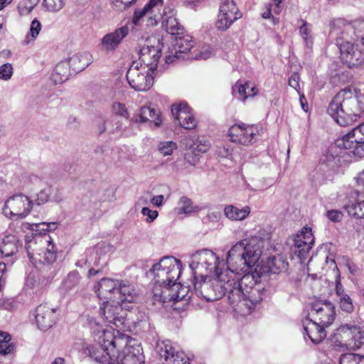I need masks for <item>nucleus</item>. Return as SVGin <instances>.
Here are the masks:
<instances>
[{
	"label": "nucleus",
	"mask_w": 364,
	"mask_h": 364,
	"mask_svg": "<svg viewBox=\"0 0 364 364\" xmlns=\"http://www.w3.org/2000/svg\"><path fill=\"white\" fill-rule=\"evenodd\" d=\"M262 243L257 237L246 238L236 242L226 256L225 272L235 274L234 282H238L247 300L256 305L262 299L263 292L257 286L259 277L252 272L262 255Z\"/></svg>",
	"instance_id": "f257e3e1"
},
{
	"label": "nucleus",
	"mask_w": 364,
	"mask_h": 364,
	"mask_svg": "<svg viewBox=\"0 0 364 364\" xmlns=\"http://www.w3.org/2000/svg\"><path fill=\"white\" fill-rule=\"evenodd\" d=\"M95 288L98 297L105 300L100 306V315L117 328L130 331V323L122 306L136 299L138 291L135 286L127 280L103 278Z\"/></svg>",
	"instance_id": "f03ea898"
},
{
	"label": "nucleus",
	"mask_w": 364,
	"mask_h": 364,
	"mask_svg": "<svg viewBox=\"0 0 364 364\" xmlns=\"http://www.w3.org/2000/svg\"><path fill=\"white\" fill-rule=\"evenodd\" d=\"M114 330L112 326L104 327L99 323H91V333L95 345H89L84 348V353L96 362L109 364L118 360L121 349L127 346L129 336Z\"/></svg>",
	"instance_id": "7ed1b4c3"
},
{
	"label": "nucleus",
	"mask_w": 364,
	"mask_h": 364,
	"mask_svg": "<svg viewBox=\"0 0 364 364\" xmlns=\"http://www.w3.org/2000/svg\"><path fill=\"white\" fill-rule=\"evenodd\" d=\"M234 277L235 274L232 272H222L208 281L205 279L200 282H195L196 294L208 301L218 300L228 294L230 304H242L250 309L253 305L247 300L246 291H243L238 282H234Z\"/></svg>",
	"instance_id": "20e7f679"
},
{
	"label": "nucleus",
	"mask_w": 364,
	"mask_h": 364,
	"mask_svg": "<svg viewBox=\"0 0 364 364\" xmlns=\"http://www.w3.org/2000/svg\"><path fill=\"white\" fill-rule=\"evenodd\" d=\"M329 35L336 41L341 58L349 68L364 63V49L356 41L355 31L350 22L343 18L333 20L330 24Z\"/></svg>",
	"instance_id": "39448f33"
},
{
	"label": "nucleus",
	"mask_w": 364,
	"mask_h": 364,
	"mask_svg": "<svg viewBox=\"0 0 364 364\" xmlns=\"http://www.w3.org/2000/svg\"><path fill=\"white\" fill-rule=\"evenodd\" d=\"M23 228L31 229L34 236L26 243L28 256L34 264L50 265L56 260V250L48 232L55 230L58 224L53 223H23Z\"/></svg>",
	"instance_id": "423d86ee"
},
{
	"label": "nucleus",
	"mask_w": 364,
	"mask_h": 364,
	"mask_svg": "<svg viewBox=\"0 0 364 364\" xmlns=\"http://www.w3.org/2000/svg\"><path fill=\"white\" fill-rule=\"evenodd\" d=\"M190 268L193 270L195 278L200 275L202 278L215 273L225 272L223 268L225 267L223 260H220L217 255L210 250L203 249L198 250L191 256Z\"/></svg>",
	"instance_id": "0eeeda50"
},
{
	"label": "nucleus",
	"mask_w": 364,
	"mask_h": 364,
	"mask_svg": "<svg viewBox=\"0 0 364 364\" xmlns=\"http://www.w3.org/2000/svg\"><path fill=\"white\" fill-rule=\"evenodd\" d=\"M331 341L341 350H356L364 344V331L354 324H342L331 336Z\"/></svg>",
	"instance_id": "6e6552de"
},
{
	"label": "nucleus",
	"mask_w": 364,
	"mask_h": 364,
	"mask_svg": "<svg viewBox=\"0 0 364 364\" xmlns=\"http://www.w3.org/2000/svg\"><path fill=\"white\" fill-rule=\"evenodd\" d=\"M182 263L173 257L162 258L152 267L154 281L169 287L178 288L180 282H176L180 277Z\"/></svg>",
	"instance_id": "1a4fd4ad"
},
{
	"label": "nucleus",
	"mask_w": 364,
	"mask_h": 364,
	"mask_svg": "<svg viewBox=\"0 0 364 364\" xmlns=\"http://www.w3.org/2000/svg\"><path fill=\"white\" fill-rule=\"evenodd\" d=\"M154 70L141 62L134 61L127 73V79L130 87L135 91L144 92L151 88L154 83Z\"/></svg>",
	"instance_id": "9d476101"
},
{
	"label": "nucleus",
	"mask_w": 364,
	"mask_h": 364,
	"mask_svg": "<svg viewBox=\"0 0 364 364\" xmlns=\"http://www.w3.org/2000/svg\"><path fill=\"white\" fill-rule=\"evenodd\" d=\"M261 131L257 125L241 122L232 125L227 135L231 142L249 146L257 141Z\"/></svg>",
	"instance_id": "9b49d317"
},
{
	"label": "nucleus",
	"mask_w": 364,
	"mask_h": 364,
	"mask_svg": "<svg viewBox=\"0 0 364 364\" xmlns=\"http://www.w3.org/2000/svg\"><path fill=\"white\" fill-rule=\"evenodd\" d=\"M33 203L29 197L18 193L9 197L4 203V214L11 220H22L31 212Z\"/></svg>",
	"instance_id": "f8f14e48"
},
{
	"label": "nucleus",
	"mask_w": 364,
	"mask_h": 364,
	"mask_svg": "<svg viewBox=\"0 0 364 364\" xmlns=\"http://www.w3.org/2000/svg\"><path fill=\"white\" fill-rule=\"evenodd\" d=\"M340 149L348 150L358 157H364V122L336 141Z\"/></svg>",
	"instance_id": "ddd939ff"
},
{
	"label": "nucleus",
	"mask_w": 364,
	"mask_h": 364,
	"mask_svg": "<svg viewBox=\"0 0 364 364\" xmlns=\"http://www.w3.org/2000/svg\"><path fill=\"white\" fill-rule=\"evenodd\" d=\"M162 47L163 44L160 38L153 36L146 39L139 50V62L143 65H147L149 68L155 70L161 56Z\"/></svg>",
	"instance_id": "4468645a"
},
{
	"label": "nucleus",
	"mask_w": 364,
	"mask_h": 364,
	"mask_svg": "<svg viewBox=\"0 0 364 364\" xmlns=\"http://www.w3.org/2000/svg\"><path fill=\"white\" fill-rule=\"evenodd\" d=\"M308 311L310 319L316 321L324 326H329L335 319V306L327 300L316 301L311 304Z\"/></svg>",
	"instance_id": "2eb2a0df"
},
{
	"label": "nucleus",
	"mask_w": 364,
	"mask_h": 364,
	"mask_svg": "<svg viewBox=\"0 0 364 364\" xmlns=\"http://www.w3.org/2000/svg\"><path fill=\"white\" fill-rule=\"evenodd\" d=\"M156 350L163 364H189L185 353L173 346L170 341L157 342Z\"/></svg>",
	"instance_id": "dca6fc26"
},
{
	"label": "nucleus",
	"mask_w": 364,
	"mask_h": 364,
	"mask_svg": "<svg viewBox=\"0 0 364 364\" xmlns=\"http://www.w3.org/2000/svg\"><path fill=\"white\" fill-rule=\"evenodd\" d=\"M356 183L360 190L350 192L344 207L350 215L362 218H364V171L357 176Z\"/></svg>",
	"instance_id": "f3484780"
},
{
	"label": "nucleus",
	"mask_w": 364,
	"mask_h": 364,
	"mask_svg": "<svg viewBox=\"0 0 364 364\" xmlns=\"http://www.w3.org/2000/svg\"><path fill=\"white\" fill-rule=\"evenodd\" d=\"M129 25L127 23L105 34L100 39L99 46L101 50L105 53H114L118 49L123 40L129 35Z\"/></svg>",
	"instance_id": "a211bd4d"
},
{
	"label": "nucleus",
	"mask_w": 364,
	"mask_h": 364,
	"mask_svg": "<svg viewBox=\"0 0 364 364\" xmlns=\"http://www.w3.org/2000/svg\"><path fill=\"white\" fill-rule=\"evenodd\" d=\"M162 7V3H154V0L149 1L142 9H137L134 11L132 22L135 26L140 24V21L144 17H146V26H155L158 24L160 18V11Z\"/></svg>",
	"instance_id": "6ab92c4d"
},
{
	"label": "nucleus",
	"mask_w": 364,
	"mask_h": 364,
	"mask_svg": "<svg viewBox=\"0 0 364 364\" xmlns=\"http://www.w3.org/2000/svg\"><path fill=\"white\" fill-rule=\"evenodd\" d=\"M240 17L241 14L233 0H221L216 27L219 30H226Z\"/></svg>",
	"instance_id": "aec40b11"
},
{
	"label": "nucleus",
	"mask_w": 364,
	"mask_h": 364,
	"mask_svg": "<svg viewBox=\"0 0 364 364\" xmlns=\"http://www.w3.org/2000/svg\"><path fill=\"white\" fill-rule=\"evenodd\" d=\"M314 244L311 229L303 228L294 237V254L302 262Z\"/></svg>",
	"instance_id": "412c9836"
},
{
	"label": "nucleus",
	"mask_w": 364,
	"mask_h": 364,
	"mask_svg": "<svg viewBox=\"0 0 364 364\" xmlns=\"http://www.w3.org/2000/svg\"><path fill=\"white\" fill-rule=\"evenodd\" d=\"M171 112L182 128L193 129L197 127L198 121L186 102L173 104Z\"/></svg>",
	"instance_id": "4be33fe9"
},
{
	"label": "nucleus",
	"mask_w": 364,
	"mask_h": 364,
	"mask_svg": "<svg viewBox=\"0 0 364 364\" xmlns=\"http://www.w3.org/2000/svg\"><path fill=\"white\" fill-rule=\"evenodd\" d=\"M192 41L186 37L176 39L175 43L169 48L165 57V62L170 64L180 60H184L192 48Z\"/></svg>",
	"instance_id": "5701e85b"
},
{
	"label": "nucleus",
	"mask_w": 364,
	"mask_h": 364,
	"mask_svg": "<svg viewBox=\"0 0 364 364\" xmlns=\"http://www.w3.org/2000/svg\"><path fill=\"white\" fill-rule=\"evenodd\" d=\"M34 317L38 328L46 331L55 323V310L46 305H39L35 309Z\"/></svg>",
	"instance_id": "b1692460"
},
{
	"label": "nucleus",
	"mask_w": 364,
	"mask_h": 364,
	"mask_svg": "<svg viewBox=\"0 0 364 364\" xmlns=\"http://www.w3.org/2000/svg\"><path fill=\"white\" fill-rule=\"evenodd\" d=\"M344 95L342 92L338 93L331 102L328 113L332 118L342 127L348 126L352 122V119L343 109L342 102Z\"/></svg>",
	"instance_id": "393cba45"
},
{
	"label": "nucleus",
	"mask_w": 364,
	"mask_h": 364,
	"mask_svg": "<svg viewBox=\"0 0 364 364\" xmlns=\"http://www.w3.org/2000/svg\"><path fill=\"white\" fill-rule=\"evenodd\" d=\"M131 341L132 339L129 336L127 346L121 349L118 360H121L122 364H144L142 348L139 345H131Z\"/></svg>",
	"instance_id": "a878e982"
},
{
	"label": "nucleus",
	"mask_w": 364,
	"mask_h": 364,
	"mask_svg": "<svg viewBox=\"0 0 364 364\" xmlns=\"http://www.w3.org/2000/svg\"><path fill=\"white\" fill-rule=\"evenodd\" d=\"M21 247L22 243L16 235L6 234L0 237V257H13Z\"/></svg>",
	"instance_id": "bb28decb"
},
{
	"label": "nucleus",
	"mask_w": 364,
	"mask_h": 364,
	"mask_svg": "<svg viewBox=\"0 0 364 364\" xmlns=\"http://www.w3.org/2000/svg\"><path fill=\"white\" fill-rule=\"evenodd\" d=\"M114 247L106 242H100L93 247L87 248V254H94V264L96 266H105L107 264L108 257L114 253Z\"/></svg>",
	"instance_id": "cd10ccee"
},
{
	"label": "nucleus",
	"mask_w": 364,
	"mask_h": 364,
	"mask_svg": "<svg viewBox=\"0 0 364 364\" xmlns=\"http://www.w3.org/2000/svg\"><path fill=\"white\" fill-rule=\"evenodd\" d=\"M304 331L314 343H319L326 337L324 325L312 319H306L303 323Z\"/></svg>",
	"instance_id": "c85d7f7f"
},
{
	"label": "nucleus",
	"mask_w": 364,
	"mask_h": 364,
	"mask_svg": "<svg viewBox=\"0 0 364 364\" xmlns=\"http://www.w3.org/2000/svg\"><path fill=\"white\" fill-rule=\"evenodd\" d=\"M132 121L138 124L149 122L154 124V127H159L161 124L160 112L148 106L142 107L139 114L132 119Z\"/></svg>",
	"instance_id": "c756f323"
},
{
	"label": "nucleus",
	"mask_w": 364,
	"mask_h": 364,
	"mask_svg": "<svg viewBox=\"0 0 364 364\" xmlns=\"http://www.w3.org/2000/svg\"><path fill=\"white\" fill-rule=\"evenodd\" d=\"M223 213L225 216L231 221H242L248 218L251 208L248 205L240 208L233 205H227L224 208Z\"/></svg>",
	"instance_id": "7c9ffc66"
},
{
	"label": "nucleus",
	"mask_w": 364,
	"mask_h": 364,
	"mask_svg": "<svg viewBox=\"0 0 364 364\" xmlns=\"http://www.w3.org/2000/svg\"><path fill=\"white\" fill-rule=\"evenodd\" d=\"M233 95L242 100H245L250 97H255L258 93V89L251 82H245V83L237 82L232 87Z\"/></svg>",
	"instance_id": "2f4dec72"
},
{
	"label": "nucleus",
	"mask_w": 364,
	"mask_h": 364,
	"mask_svg": "<svg viewBox=\"0 0 364 364\" xmlns=\"http://www.w3.org/2000/svg\"><path fill=\"white\" fill-rule=\"evenodd\" d=\"M67 61L73 72L77 73L84 70L91 63L92 55L88 52L79 53L73 55Z\"/></svg>",
	"instance_id": "473e14b6"
},
{
	"label": "nucleus",
	"mask_w": 364,
	"mask_h": 364,
	"mask_svg": "<svg viewBox=\"0 0 364 364\" xmlns=\"http://www.w3.org/2000/svg\"><path fill=\"white\" fill-rule=\"evenodd\" d=\"M282 1L283 0H272L271 2L267 4L261 13L262 18L272 19V22L274 25L278 23L279 19L276 16L280 14L283 9Z\"/></svg>",
	"instance_id": "72a5a7b5"
},
{
	"label": "nucleus",
	"mask_w": 364,
	"mask_h": 364,
	"mask_svg": "<svg viewBox=\"0 0 364 364\" xmlns=\"http://www.w3.org/2000/svg\"><path fill=\"white\" fill-rule=\"evenodd\" d=\"M70 66L67 60L58 63L52 74V79L55 84H61L68 80L70 75Z\"/></svg>",
	"instance_id": "f704fd0d"
},
{
	"label": "nucleus",
	"mask_w": 364,
	"mask_h": 364,
	"mask_svg": "<svg viewBox=\"0 0 364 364\" xmlns=\"http://www.w3.org/2000/svg\"><path fill=\"white\" fill-rule=\"evenodd\" d=\"M171 287L154 281L153 287V297L155 301L162 303L170 301Z\"/></svg>",
	"instance_id": "c9c22d12"
},
{
	"label": "nucleus",
	"mask_w": 364,
	"mask_h": 364,
	"mask_svg": "<svg viewBox=\"0 0 364 364\" xmlns=\"http://www.w3.org/2000/svg\"><path fill=\"white\" fill-rule=\"evenodd\" d=\"M267 271L276 274L280 271L287 269L288 262L282 255H277L268 258L267 262Z\"/></svg>",
	"instance_id": "e433bc0d"
},
{
	"label": "nucleus",
	"mask_w": 364,
	"mask_h": 364,
	"mask_svg": "<svg viewBox=\"0 0 364 364\" xmlns=\"http://www.w3.org/2000/svg\"><path fill=\"white\" fill-rule=\"evenodd\" d=\"M178 214L189 215L193 213H197L200 210L198 206H195L190 198L186 196L180 198L176 208Z\"/></svg>",
	"instance_id": "4c0bfd02"
},
{
	"label": "nucleus",
	"mask_w": 364,
	"mask_h": 364,
	"mask_svg": "<svg viewBox=\"0 0 364 364\" xmlns=\"http://www.w3.org/2000/svg\"><path fill=\"white\" fill-rule=\"evenodd\" d=\"M301 26H299V34L307 48H311L313 45V26L304 20H300Z\"/></svg>",
	"instance_id": "58836bf2"
},
{
	"label": "nucleus",
	"mask_w": 364,
	"mask_h": 364,
	"mask_svg": "<svg viewBox=\"0 0 364 364\" xmlns=\"http://www.w3.org/2000/svg\"><path fill=\"white\" fill-rule=\"evenodd\" d=\"M80 281L79 272L76 270L70 272L62 282V289L68 292L77 287Z\"/></svg>",
	"instance_id": "ea45409f"
},
{
	"label": "nucleus",
	"mask_w": 364,
	"mask_h": 364,
	"mask_svg": "<svg viewBox=\"0 0 364 364\" xmlns=\"http://www.w3.org/2000/svg\"><path fill=\"white\" fill-rule=\"evenodd\" d=\"M14 346L11 343V336L5 332H0V355H6L13 353Z\"/></svg>",
	"instance_id": "a19ab883"
},
{
	"label": "nucleus",
	"mask_w": 364,
	"mask_h": 364,
	"mask_svg": "<svg viewBox=\"0 0 364 364\" xmlns=\"http://www.w3.org/2000/svg\"><path fill=\"white\" fill-rule=\"evenodd\" d=\"M162 24L167 32L171 35L179 34L183 31V28L178 23L176 17H169L162 21Z\"/></svg>",
	"instance_id": "79ce46f5"
},
{
	"label": "nucleus",
	"mask_w": 364,
	"mask_h": 364,
	"mask_svg": "<svg viewBox=\"0 0 364 364\" xmlns=\"http://www.w3.org/2000/svg\"><path fill=\"white\" fill-rule=\"evenodd\" d=\"M41 28L42 26L40 21L36 18L33 19L31 23L29 32L25 38V43L28 44L31 41H35L37 36H38L41 30Z\"/></svg>",
	"instance_id": "37998d69"
},
{
	"label": "nucleus",
	"mask_w": 364,
	"mask_h": 364,
	"mask_svg": "<svg viewBox=\"0 0 364 364\" xmlns=\"http://www.w3.org/2000/svg\"><path fill=\"white\" fill-rule=\"evenodd\" d=\"M326 257V264H329L330 267L333 268V271L335 274V279H336V293L338 297L341 296V295H345L346 293L344 291V289L341 283L340 274L338 267H336L335 262L333 259H331L330 261L327 260Z\"/></svg>",
	"instance_id": "c03bdc74"
},
{
	"label": "nucleus",
	"mask_w": 364,
	"mask_h": 364,
	"mask_svg": "<svg viewBox=\"0 0 364 364\" xmlns=\"http://www.w3.org/2000/svg\"><path fill=\"white\" fill-rule=\"evenodd\" d=\"M340 364H364V355L346 353L340 357Z\"/></svg>",
	"instance_id": "a18cd8bd"
},
{
	"label": "nucleus",
	"mask_w": 364,
	"mask_h": 364,
	"mask_svg": "<svg viewBox=\"0 0 364 364\" xmlns=\"http://www.w3.org/2000/svg\"><path fill=\"white\" fill-rule=\"evenodd\" d=\"M177 149V145L172 141H161L159 144L158 150L164 156H170Z\"/></svg>",
	"instance_id": "49530a36"
},
{
	"label": "nucleus",
	"mask_w": 364,
	"mask_h": 364,
	"mask_svg": "<svg viewBox=\"0 0 364 364\" xmlns=\"http://www.w3.org/2000/svg\"><path fill=\"white\" fill-rule=\"evenodd\" d=\"M51 194V188L46 187L41 189L38 193H36L34 200L33 201V204L35 203L37 205H41L47 203L50 197Z\"/></svg>",
	"instance_id": "de8ad7c7"
},
{
	"label": "nucleus",
	"mask_w": 364,
	"mask_h": 364,
	"mask_svg": "<svg viewBox=\"0 0 364 364\" xmlns=\"http://www.w3.org/2000/svg\"><path fill=\"white\" fill-rule=\"evenodd\" d=\"M338 304L340 309L346 313H351L354 310L353 301L348 294L341 295L338 297Z\"/></svg>",
	"instance_id": "09e8293b"
},
{
	"label": "nucleus",
	"mask_w": 364,
	"mask_h": 364,
	"mask_svg": "<svg viewBox=\"0 0 364 364\" xmlns=\"http://www.w3.org/2000/svg\"><path fill=\"white\" fill-rule=\"evenodd\" d=\"M171 289L170 301H179L183 299L188 291L187 287H182L181 284L178 288L171 286Z\"/></svg>",
	"instance_id": "8fccbe9b"
},
{
	"label": "nucleus",
	"mask_w": 364,
	"mask_h": 364,
	"mask_svg": "<svg viewBox=\"0 0 364 364\" xmlns=\"http://www.w3.org/2000/svg\"><path fill=\"white\" fill-rule=\"evenodd\" d=\"M66 0H44L43 6L50 12H57L65 6Z\"/></svg>",
	"instance_id": "3c124183"
},
{
	"label": "nucleus",
	"mask_w": 364,
	"mask_h": 364,
	"mask_svg": "<svg viewBox=\"0 0 364 364\" xmlns=\"http://www.w3.org/2000/svg\"><path fill=\"white\" fill-rule=\"evenodd\" d=\"M112 112L113 114L116 116H119L127 119L129 117V112L124 104L114 102L112 106Z\"/></svg>",
	"instance_id": "603ef678"
},
{
	"label": "nucleus",
	"mask_w": 364,
	"mask_h": 364,
	"mask_svg": "<svg viewBox=\"0 0 364 364\" xmlns=\"http://www.w3.org/2000/svg\"><path fill=\"white\" fill-rule=\"evenodd\" d=\"M136 0H111L112 6L114 10L122 12L127 9Z\"/></svg>",
	"instance_id": "864d4df0"
},
{
	"label": "nucleus",
	"mask_w": 364,
	"mask_h": 364,
	"mask_svg": "<svg viewBox=\"0 0 364 364\" xmlns=\"http://www.w3.org/2000/svg\"><path fill=\"white\" fill-rule=\"evenodd\" d=\"M94 254H87V249L80 255L79 259L76 261L75 265L79 267H82L87 264H94Z\"/></svg>",
	"instance_id": "5fc2aeb1"
},
{
	"label": "nucleus",
	"mask_w": 364,
	"mask_h": 364,
	"mask_svg": "<svg viewBox=\"0 0 364 364\" xmlns=\"http://www.w3.org/2000/svg\"><path fill=\"white\" fill-rule=\"evenodd\" d=\"M14 68L11 63H4L0 66V79L9 80L13 75Z\"/></svg>",
	"instance_id": "6e6d98bb"
},
{
	"label": "nucleus",
	"mask_w": 364,
	"mask_h": 364,
	"mask_svg": "<svg viewBox=\"0 0 364 364\" xmlns=\"http://www.w3.org/2000/svg\"><path fill=\"white\" fill-rule=\"evenodd\" d=\"M194 145L195 150L200 153H205L210 147V141L205 139H199Z\"/></svg>",
	"instance_id": "4d7b16f0"
},
{
	"label": "nucleus",
	"mask_w": 364,
	"mask_h": 364,
	"mask_svg": "<svg viewBox=\"0 0 364 364\" xmlns=\"http://www.w3.org/2000/svg\"><path fill=\"white\" fill-rule=\"evenodd\" d=\"M18 10L21 15L27 14L30 13L33 8V4L31 0H22L18 4Z\"/></svg>",
	"instance_id": "13d9d810"
},
{
	"label": "nucleus",
	"mask_w": 364,
	"mask_h": 364,
	"mask_svg": "<svg viewBox=\"0 0 364 364\" xmlns=\"http://www.w3.org/2000/svg\"><path fill=\"white\" fill-rule=\"evenodd\" d=\"M141 214L144 216L146 217V222L149 223L154 222L159 215V213L157 210H151L147 207H144L142 208Z\"/></svg>",
	"instance_id": "bf43d9fd"
},
{
	"label": "nucleus",
	"mask_w": 364,
	"mask_h": 364,
	"mask_svg": "<svg viewBox=\"0 0 364 364\" xmlns=\"http://www.w3.org/2000/svg\"><path fill=\"white\" fill-rule=\"evenodd\" d=\"M125 127L122 121L117 120L108 132L112 134H123Z\"/></svg>",
	"instance_id": "052dcab7"
},
{
	"label": "nucleus",
	"mask_w": 364,
	"mask_h": 364,
	"mask_svg": "<svg viewBox=\"0 0 364 364\" xmlns=\"http://www.w3.org/2000/svg\"><path fill=\"white\" fill-rule=\"evenodd\" d=\"M326 217L333 223L340 222L343 218V213L340 210H331L327 211Z\"/></svg>",
	"instance_id": "680f3d73"
},
{
	"label": "nucleus",
	"mask_w": 364,
	"mask_h": 364,
	"mask_svg": "<svg viewBox=\"0 0 364 364\" xmlns=\"http://www.w3.org/2000/svg\"><path fill=\"white\" fill-rule=\"evenodd\" d=\"M215 55V50L211 47L204 48L197 56V59L206 60Z\"/></svg>",
	"instance_id": "e2e57ef3"
},
{
	"label": "nucleus",
	"mask_w": 364,
	"mask_h": 364,
	"mask_svg": "<svg viewBox=\"0 0 364 364\" xmlns=\"http://www.w3.org/2000/svg\"><path fill=\"white\" fill-rule=\"evenodd\" d=\"M299 79V75L296 73H293L289 79V85L296 90L298 92L300 89Z\"/></svg>",
	"instance_id": "0e129e2a"
},
{
	"label": "nucleus",
	"mask_w": 364,
	"mask_h": 364,
	"mask_svg": "<svg viewBox=\"0 0 364 364\" xmlns=\"http://www.w3.org/2000/svg\"><path fill=\"white\" fill-rule=\"evenodd\" d=\"M176 10L173 7L171 6H166L164 8L163 14L160 16L163 20H165V18H168L169 17H176Z\"/></svg>",
	"instance_id": "69168bd1"
},
{
	"label": "nucleus",
	"mask_w": 364,
	"mask_h": 364,
	"mask_svg": "<svg viewBox=\"0 0 364 364\" xmlns=\"http://www.w3.org/2000/svg\"><path fill=\"white\" fill-rule=\"evenodd\" d=\"M7 267L6 263L0 262V288L5 284L6 279Z\"/></svg>",
	"instance_id": "338daca9"
},
{
	"label": "nucleus",
	"mask_w": 364,
	"mask_h": 364,
	"mask_svg": "<svg viewBox=\"0 0 364 364\" xmlns=\"http://www.w3.org/2000/svg\"><path fill=\"white\" fill-rule=\"evenodd\" d=\"M164 199V196L163 195L156 196L151 199V203L156 207H160L163 204Z\"/></svg>",
	"instance_id": "774afa93"
}]
</instances>
